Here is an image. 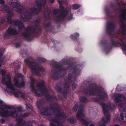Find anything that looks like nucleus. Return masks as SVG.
<instances>
[{
	"mask_svg": "<svg viewBox=\"0 0 126 126\" xmlns=\"http://www.w3.org/2000/svg\"><path fill=\"white\" fill-rule=\"evenodd\" d=\"M67 121L71 124H74L77 121L74 117H72L68 118L67 120Z\"/></svg>",
	"mask_w": 126,
	"mask_h": 126,
	"instance_id": "7c9ffc66",
	"label": "nucleus"
},
{
	"mask_svg": "<svg viewBox=\"0 0 126 126\" xmlns=\"http://www.w3.org/2000/svg\"><path fill=\"white\" fill-rule=\"evenodd\" d=\"M45 96L47 101L50 102H52V100L54 98V97L51 95H50L47 93L46 95H45Z\"/></svg>",
	"mask_w": 126,
	"mask_h": 126,
	"instance_id": "c756f323",
	"label": "nucleus"
},
{
	"mask_svg": "<svg viewBox=\"0 0 126 126\" xmlns=\"http://www.w3.org/2000/svg\"><path fill=\"white\" fill-rule=\"evenodd\" d=\"M38 61L40 62H43L45 63L46 62L47 60L45 59L41 58L39 57L37 59Z\"/></svg>",
	"mask_w": 126,
	"mask_h": 126,
	"instance_id": "79ce46f5",
	"label": "nucleus"
},
{
	"mask_svg": "<svg viewBox=\"0 0 126 126\" xmlns=\"http://www.w3.org/2000/svg\"><path fill=\"white\" fill-rule=\"evenodd\" d=\"M11 24H13L14 26L18 27L19 25L21 24V23H22V22L19 19H17L16 20L13 19L11 21Z\"/></svg>",
	"mask_w": 126,
	"mask_h": 126,
	"instance_id": "a878e982",
	"label": "nucleus"
},
{
	"mask_svg": "<svg viewBox=\"0 0 126 126\" xmlns=\"http://www.w3.org/2000/svg\"><path fill=\"white\" fill-rule=\"evenodd\" d=\"M51 21H49L47 23H44V26L46 32L48 31L50 32H51L50 29L51 28Z\"/></svg>",
	"mask_w": 126,
	"mask_h": 126,
	"instance_id": "6ab92c4d",
	"label": "nucleus"
},
{
	"mask_svg": "<svg viewBox=\"0 0 126 126\" xmlns=\"http://www.w3.org/2000/svg\"><path fill=\"white\" fill-rule=\"evenodd\" d=\"M42 88L43 89L38 88L34 92L37 96L42 97L43 95H46L47 93V89L44 87Z\"/></svg>",
	"mask_w": 126,
	"mask_h": 126,
	"instance_id": "4468645a",
	"label": "nucleus"
},
{
	"mask_svg": "<svg viewBox=\"0 0 126 126\" xmlns=\"http://www.w3.org/2000/svg\"><path fill=\"white\" fill-rule=\"evenodd\" d=\"M14 95L15 97H19V93L18 92V91L14 93Z\"/></svg>",
	"mask_w": 126,
	"mask_h": 126,
	"instance_id": "5fc2aeb1",
	"label": "nucleus"
},
{
	"mask_svg": "<svg viewBox=\"0 0 126 126\" xmlns=\"http://www.w3.org/2000/svg\"><path fill=\"white\" fill-rule=\"evenodd\" d=\"M26 30L28 31H31L32 33L34 34H39L35 28H34L33 26L31 27H27L26 28Z\"/></svg>",
	"mask_w": 126,
	"mask_h": 126,
	"instance_id": "b1692460",
	"label": "nucleus"
},
{
	"mask_svg": "<svg viewBox=\"0 0 126 126\" xmlns=\"http://www.w3.org/2000/svg\"><path fill=\"white\" fill-rule=\"evenodd\" d=\"M17 124L19 126H21L26 124L25 120H23L21 118H18L16 120Z\"/></svg>",
	"mask_w": 126,
	"mask_h": 126,
	"instance_id": "5701e85b",
	"label": "nucleus"
},
{
	"mask_svg": "<svg viewBox=\"0 0 126 126\" xmlns=\"http://www.w3.org/2000/svg\"><path fill=\"white\" fill-rule=\"evenodd\" d=\"M55 89L57 92L62 93L64 98H66L67 92L65 90H64L59 86H56L55 88Z\"/></svg>",
	"mask_w": 126,
	"mask_h": 126,
	"instance_id": "f3484780",
	"label": "nucleus"
},
{
	"mask_svg": "<svg viewBox=\"0 0 126 126\" xmlns=\"http://www.w3.org/2000/svg\"><path fill=\"white\" fill-rule=\"evenodd\" d=\"M79 100L82 103H86L88 101V100L87 98L84 96H82L79 98Z\"/></svg>",
	"mask_w": 126,
	"mask_h": 126,
	"instance_id": "bb28decb",
	"label": "nucleus"
},
{
	"mask_svg": "<svg viewBox=\"0 0 126 126\" xmlns=\"http://www.w3.org/2000/svg\"><path fill=\"white\" fill-rule=\"evenodd\" d=\"M15 45L16 48L19 47L20 46V43L19 42H17L15 43Z\"/></svg>",
	"mask_w": 126,
	"mask_h": 126,
	"instance_id": "13d9d810",
	"label": "nucleus"
},
{
	"mask_svg": "<svg viewBox=\"0 0 126 126\" xmlns=\"http://www.w3.org/2000/svg\"><path fill=\"white\" fill-rule=\"evenodd\" d=\"M115 25L114 23L108 22L106 26V32L109 35H111L115 29Z\"/></svg>",
	"mask_w": 126,
	"mask_h": 126,
	"instance_id": "ddd939ff",
	"label": "nucleus"
},
{
	"mask_svg": "<svg viewBox=\"0 0 126 126\" xmlns=\"http://www.w3.org/2000/svg\"><path fill=\"white\" fill-rule=\"evenodd\" d=\"M14 108L10 107L9 105H3L0 108V116L2 117L9 116L10 111L7 110L13 109Z\"/></svg>",
	"mask_w": 126,
	"mask_h": 126,
	"instance_id": "9d476101",
	"label": "nucleus"
},
{
	"mask_svg": "<svg viewBox=\"0 0 126 126\" xmlns=\"http://www.w3.org/2000/svg\"><path fill=\"white\" fill-rule=\"evenodd\" d=\"M0 73L2 75V79H3V80H5V75L6 74V73L4 70L3 69H2L1 70H0Z\"/></svg>",
	"mask_w": 126,
	"mask_h": 126,
	"instance_id": "f704fd0d",
	"label": "nucleus"
},
{
	"mask_svg": "<svg viewBox=\"0 0 126 126\" xmlns=\"http://www.w3.org/2000/svg\"><path fill=\"white\" fill-rule=\"evenodd\" d=\"M6 13L9 16H13V11L10 10H8Z\"/></svg>",
	"mask_w": 126,
	"mask_h": 126,
	"instance_id": "49530a36",
	"label": "nucleus"
},
{
	"mask_svg": "<svg viewBox=\"0 0 126 126\" xmlns=\"http://www.w3.org/2000/svg\"><path fill=\"white\" fill-rule=\"evenodd\" d=\"M50 126H57L56 124L53 123H51L49 124Z\"/></svg>",
	"mask_w": 126,
	"mask_h": 126,
	"instance_id": "0e129e2a",
	"label": "nucleus"
},
{
	"mask_svg": "<svg viewBox=\"0 0 126 126\" xmlns=\"http://www.w3.org/2000/svg\"><path fill=\"white\" fill-rule=\"evenodd\" d=\"M22 110V108L21 106L17 107L15 109V110H16L17 112H18L19 113H21Z\"/></svg>",
	"mask_w": 126,
	"mask_h": 126,
	"instance_id": "58836bf2",
	"label": "nucleus"
},
{
	"mask_svg": "<svg viewBox=\"0 0 126 126\" xmlns=\"http://www.w3.org/2000/svg\"><path fill=\"white\" fill-rule=\"evenodd\" d=\"M50 12H51L50 11H47L46 12L47 14L46 13V12H45V14L47 15V16H49L50 14Z\"/></svg>",
	"mask_w": 126,
	"mask_h": 126,
	"instance_id": "052dcab7",
	"label": "nucleus"
},
{
	"mask_svg": "<svg viewBox=\"0 0 126 126\" xmlns=\"http://www.w3.org/2000/svg\"><path fill=\"white\" fill-rule=\"evenodd\" d=\"M50 63H58L57 62L55 61L52 63L51 62ZM58 63H74L73 62L71 63L70 62L69 60L67 59L66 58H64L60 62Z\"/></svg>",
	"mask_w": 126,
	"mask_h": 126,
	"instance_id": "c85d7f7f",
	"label": "nucleus"
},
{
	"mask_svg": "<svg viewBox=\"0 0 126 126\" xmlns=\"http://www.w3.org/2000/svg\"><path fill=\"white\" fill-rule=\"evenodd\" d=\"M120 39L121 42H122V44L119 41L116 40L115 41L113 39L111 40L110 41V43L111 46H109L108 43V41L106 40H104L101 41V44L104 46V51L106 53H108L110 50L112 48L113 46L115 47H117L118 45L122 46V49L123 50L126 51V45H125L124 42H123V39L122 38H120Z\"/></svg>",
	"mask_w": 126,
	"mask_h": 126,
	"instance_id": "39448f33",
	"label": "nucleus"
},
{
	"mask_svg": "<svg viewBox=\"0 0 126 126\" xmlns=\"http://www.w3.org/2000/svg\"><path fill=\"white\" fill-rule=\"evenodd\" d=\"M24 61L26 62V63H37L35 62H31L29 59H25Z\"/></svg>",
	"mask_w": 126,
	"mask_h": 126,
	"instance_id": "864d4df0",
	"label": "nucleus"
},
{
	"mask_svg": "<svg viewBox=\"0 0 126 126\" xmlns=\"http://www.w3.org/2000/svg\"><path fill=\"white\" fill-rule=\"evenodd\" d=\"M88 81H85L81 85V88L83 89V92L86 95H96L98 97H95L92 98L94 102L99 103L100 99H104L107 96V94L104 91V88L102 87H98L96 83L89 84Z\"/></svg>",
	"mask_w": 126,
	"mask_h": 126,
	"instance_id": "f257e3e1",
	"label": "nucleus"
},
{
	"mask_svg": "<svg viewBox=\"0 0 126 126\" xmlns=\"http://www.w3.org/2000/svg\"><path fill=\"white\" fill-rule=\"evenodd\" d=\"M30 113L29 112H27L24 113L22 116L23 117H27L30 115Z\"/></svg>",
	"mask_w": 126,
	"mask_h": 126,
	"instance_id": "de8ad7c7",
	"label": "nucleus"
},
{
	"mask_svg": "<svg viewBox=\"0 0 126 126\" xmlns=\"http://www.w3.org/2000/svg\"><path fill=\"white\" fill-rule=\"evenodd\" d=\"M72 90H74L76 88L77 86V85L75 83H73L72 84Z\"/></svg>",
	"mask_w": 126,
	"mask_h": 126,
	"instance_id": "6e6d98bb",
	"label": "nucleus"
},
{
	"mask_svg": "<svg viewBox=\"0 0 126 126\" xmlns=\"http://www.w3.org/2000/svg\"><path fill=\"white\" fill-rule=\"evenodd\" d=\"M20 4L19 2H13L11 3V5L13 7H16V11L20 12L23 11L24 7L21 5H19Z\"/></svg>",
	"mask_w": 126,
	"mask_h": 126,
	"instance_id": "2eb2a0df",
	"label": "nucleus"
},
{
	"mask_svg": "<svg viewBox=\"0 0 126 126\" xmlns=\"http://www.w3.org/2000/svg\"><path fill=\"white\" fill-rule=\"evenodd\" d=\"M125 99V97L123 94H117L115 96V100L116 103H118V106L120 107V110L125 112H126V104L124 102Z\"/></svg>",
	"mask_w": 126,
	"mask_h": 126,
	"instance_id": "0eeeda50",
	"label": "nucleus"
},
{
	"mask_svg": "<svg viewBox=\"0 0 126 126\" xmlns=\"http://www.w3.org/2000/svg\"><path fill=\"white\" fill-rule=\"evenodd\" d=\"M48 120L49 121L57 123L59 122L57 119L55 117H52L51 116L48 117Z\"/></svg>",
	"mask_w": 126,
	"mask_h": 126,
	"instance_id": "72a5a7b5",
	"label": "nucleus"
},
{
	"mask_svg": "<svg viewBox=\"0 0 126 126\" xmlns=\"http://www.w3.org/2000/svg\"><path fill=\"white\" fill-rule=\"evenodd\" d=\"M64 7L62 5H60L59 9H54L52 12L53 15H56L59 13H60V15H58L56 16L57 18L55 19V20L56 22H58L61 20L64 21L65 18L66 17L68 14L67 11L64 10Z\"/></svg>",
	"mask_w": 126,
	"mask_h": 126,
	"instance_id": "423d86ee",
	"label": "nucleus"
},
{
	"mask_svg": "<svg viewBox=\"0 0 126 126\" xmlns=\"http://www.w3.org/2000/svg\"><path fill=\"white\" fill-rule=\"evenodd\" d=\"M80 7V5L79 4H74L73 6V9L74 10H77Z\"/></svg>",
	"mask_w": 126,
	"mask_h": 126,
	"instance_id": "37998d69",
	"label": "nucleus"
},
{
	"mask_svg": "<svg viewBox=\"0 0 126 126\" xmlns=\"http://www.w3.org/2000/svg\"><path fill=\"white\" fill-rule=\"evenodd\" d=\"M60 108L58 107H55L54 108L47 107L43 109L44 110L43 111H42V109H41V111L42 115L46 116H50L53 115V113H52L50 110H51L53 111L54 116L57 118H62L64 119H66V116L64 112L60 111Z\"/></svg>",
	"mask_w": 126,
	"mask_h": 126,
	"instance_id": "7ed1b4c3",
	"label": "nucleus"
},
{
	"mask_svg": "<svg viewBox=\"0 0 126 126\" xmlns=\"http://www.w3.org/2000/svg\"><path fill=\"white\" fill-rule=\"evenodd\" d=\"M0 122L1 124H4L5 123L6 121L4 119L1 118L0 119Z\"/></svg>",
	"mask_w": 126,
	"mask_h": 126,
	"instance_id": "4d7b16f0",
	"label": "nucleus"
},
{
	"mask_svg": "<svg viewBox=\"0 0 126 126\" xmlns=\"http://www.w3.org/2000/svg\"><path fill=\"white\" fill-rule=\"evenodd\" d=\"M29 67L32 72L36 75H39V72H44L45 69L42 66H40L39 63H29Z\"/></svg>",
	"mask_w": 126,
	"mask_h": 126,
	"instance_id": "1a4fd4ad",
	"label": "nucleus"
},
{
	"mask_svg": "<svg viewBox=\"0 0 126 126\" xmlns=\"http://www.w3.org/2000/svg\"><path fill=\"white\" fill-rule=\"evenodd\" d=\"M5 3V1L3 0H0V4H4Z\"/></svg>",
	"mask_w": 126,
	"mask_h": 126,
	"instance_id": "338daca9",
	"label": "nucleus"
},
{
	"mask_svg": "<svg viewBox=\"0 0 126 126\" xmlns=\"http://www.w3.org/2000/svg\"><path fill=\"white\" fill-rule=\"evenodd\" d=\"M18 30L19 31H21L23 29H24L25 26L23 23H21V24L19 25L18 27Z\"/></svg>",
	"mask_w": 126,
	"mask_h": 126,
	"instance_id": "a19ab883",
	"label": "nucleus"
},
{
	"mask_svg": "<svg viewBox=\"0 0 126 126\" xmlns=\"http://www.w3.org/2000/svg\"><path fill=\"white\" fill-rule=\"evenodd\" d=\"M12 16H8L7 17V19L8 21L9 22V24H11V21L13 19H11V17Z\"/></svg>",
	"mask_w": 126,
	"mask_h": 126,
	"instance_id": "c03bdc74",
	"label": "nucleus"
},
{
	"mask_svg": "<svg viewBox=\"0 0 126 126\" xmlns=\"http://www.w3.org/2000/svg\"><path fill=\"white\" fill-rule=\"evenodd\" d=\"M34 83L31 82L30 84V87L31 88V91L32 92H34L36 90L35 87L34 86Z\"/></svg>",
	"mask_w": 126,
	"mask_h": 126,
	"instance_id": "ea45409f",
	"label": "nucleus"
},
{
	"mask_svg": "<svg viewBox=\"0 0 126 126\" xmlns=\"http://www.w3.org/2000/svg\"><path fill=\"white\" fill-rule=\"evenodd\" d=\"M79 34L78 33L76 32L74 34V35L73 34H71V38L73 40H76L77 37L79 36Z\"/></svg>",
	"mask_w": 126,
	"mask_h": 126,
	"instance_id": "473e14b6",
	"label": "nucleus"
},
{
	"mask_svg": "<svg viewBox=\"0 0 126 126\" xmlns=\"http://www.w3.org/2000/svg\"><path fill=\"white\" fill-rule=\"evenodd\" d=\"M72 74L71 73L69 74L68 75V79L67 81L68 82H70V80H71L72 78Z\"/></svg>",
	"mask_w": 126,
	"mask_h": 126,
	"instance_id": "09e8293b",
	"label": "nucleus"
},
{
	"mask_svg": "<svg viewBox=\"0 0 126 126\" xmlns=\"http://www.w3.org/2000/svg\"><path fill=\"white\" fill-rule=\"evenodd\" d=\"M18 92L19 93V96L22 98H24L25 97V95L24 93L19 91H18Z\"/></svg>",
	"mask_w": 126,
	"mask_h": 126,
	"instance_id": "a18cd8bd",
	"label": "nucleus"
},
{
	"mask_svg": "<svg viewBox=\"0 0 126 126\" xmlns=\"http://www.w3.org/2000/svg\"><path fill=\"white\" fill-rule=\"evenodd\" d=\"M9 114V116H11L13 118H16L20 116L21 113H19L16 110H15L14 111H10Z\"/></svg>",
	"mask_w": 126,
	"mask_h": 126,
	"instance_id": "4be33fe9",
	"label": "nucleus"
},
{
	"mask_svg": "<svg viewBox=\"0 0 126 126\" xmlns=\"http://www.w3.org/2000/svg\"><path fill=\"white\" fill-rule=\"evenodd\" d=\"M21 35L28 40L30 41L32 40V38L31 37V34L30 32H24L22 33Z\"/></svg>",
	"mask_w": 126,
	"mask_h": 126,
	"instance_id": "412c9836",
	"label": "nucleus"
},
{
	"mask_svg": "<svg viewBox=\"0 0 126 126\" xmlns=\"http://www.w3.org/2000/svg\"><path fill=\"white\" fill-rule=\"evenodd\" d=\"M18 34V32L15 28L10 26L6 32L3 34L4 38L7 39L12 36L17 35Z\"/></svg>",
	"mask_w": 126,
	"mask_h": 126,
	"instance_id": "9b49d317",
	"label": "nucleus"
},
{
	"mask_svg": "<svg viewBox=\"0 0 126 126\" xmlns=\"http://www.w3.org/2000/svg\"><path fill=\"white\" fill-rule=\"evenodd\" d=\"M31 82L35 83V80L34 79L32 78H31Z\"/></svg>",
	"mask_w": 126,
	"mask_h": 126,
	"instance_id": "e2e57ef3",
	"label": "nucleus"
},
{
	"mask_svg": "<svg viewBox=\"0 0 126 126\" xmlns=\"http://www.w3.org/2000/svg\"><path fill=\"white\" fill-rule=\"evenodd\" d=\"M17 76L19 77L22 78L23 77V76L21 73H19L17 74Z\"/></svg>",
	"mask_w": 126,
	"mask_h": 126,
	"instance_id": "774afa93",
	"label": "nucleus"
},
{
	"mask_svg": "<svg viewBox=\"0 0 126 126\" xmlns=\"http://www.w3.org/2000/svg\"><path fill=\"white\" fill-rule=\"evenodd\" d=\"M120 87L119 86H117L116 87V89L118 91H122V89H120Z\"/></svg>",
	"mask_w": 126,
	"mask_h": 126,
	"instance_id": "680f3d73",
	"label": "nucleus"
},
{
	"mask_svg": "<svg viewBox=\"0 0 126 126\" xmlns=\"http://www.w3.org/2000/svg\"><path fill=\"white\" fill-rule=\"evenodd\" d=\"M43 102V100H40L37 103V107L38 109H40L42 107Z\"/></svg>",
	"mask_w": 126,
	"mask_h": 126,
	"instance_id": "e433bc0d",
	"label": "nucleus"
},
{
	"mask_svg": "<svg viewBox=\"0 0 126 126\" xmlns=\"http://www.w3.org/2000/svg\"><path fill=\"white\" fill-rule=\"evenodd\" d=\"M36 5V8L34 7L31 8V13L27 11L22 14L21 15V18L24 20H26L31 18V14L38 15L42 9L43 4L40 2H38L37 3Z\"/></svg>",
	"mask_w": 126,
	"mask_h": 126,
	"instance_id": "20e7f679",
	"label": "nucleus"
},
{
	"mask_svg": "<svg viewBox=\"0 0 126 126\" xmlns=\"http://www.w3.org/2000/svg\"><path fill=\"white\" fill-rule=\"evenodd\" d=\"M120 118L122 120H124V115L122 113H121L120 114Z\"/></svg>",
	"mask_w": 126,
	"mask_h": 126,
	"instance_id": "bf43d9fd",
	"label": "nucleus"
},
{
	"mask_svg": "<svg viewBox=\"0 0 126 126\" xmlns=\"http://www.w3.org/2000/svg\"><path fill=\"white\" fill-rule=\"evenodd\" d=\"M14 81L15 82V85L16 87L19 88H22L25 86V82L24 81H22L20 83L18 79V78L15 77L14 78Z\"/></svg>",
	"mask_w": 126,
	"mask_h": 126,
	"instance_id": "dca6fc26",
	"label": "nucleus"
},
{
	"mask_svg": "<svg viewBox=\"0 0 126 126\" xmlns=\"http://www.w3.org/2000/svg\"><path fill=\"white\" fill-rule=\"evenodd\" d=\"M126 11L123 10L119 15V17L121 19L120 23V28L122 29L121 32L124 36H126V25L124 22V20L126 21Z\"/></svg>",
	"mask_w": 126,
	"mask_h": 126,
	"instance_id": "6e6552de",
	"label": "nucleus"
},
{
	"mask_svg": "<svg viewBox=\"0 0 126 126\" xmlns=\"http://www.w3.org/2000/svg\"><path fill=\"white\" fill-rule=\"evenodd\" d=\"M101 106L102 107L104 115H108V112L110 110V107L108 106L106 104L103 103H101Z\"/></svg>",
	"mask_w": 126,
	"mask_h": 126,
	"instance_id": "aec40b11",
	"label": "nucleus"
},
{
	"mask_svg": "<svg viewBox=\"0 0 126 126\" xmlns=\"http://www.w3.org/2000/svg\"><path fill=\"white\" fill-rule=\"evenodd\" d=\"M69 82L67 81L64 83L63 86V88L64 89V90H65L66 91L69 90L70 86V84L69 83Z\"/></svg>",
	"mask_w": 126,
	"mask_h": 126,
	"instance_id": "cd10ccee",
	"label": "nucleus"
},
{
	"mask_svg": "<svg viewBox=\"0 0 126 126\" xmlns=\"http://www.w3.org/2000/svg\"><path fill=\"white\" fill-rule=\"evenodd\" d=\"M117 4L118 6V7L116 8L114 7V4L113 3H111L110 4V6L114 10V12H116V11L119 10L120 9H121V7L120 5V3L119 2H117Z\"/></svg>",
	"mask_w": 126,
	"mask_h": 126,
	"instance_id": "393cba45",
	"label": "nucleus"
},
{
	"mask_svg": "<svg viewBox=\"0 0 126 126\" xmlns=\"http://www.w3.org/2000/svg\"><path fill=\"white\" fill-rule=\"evenodd\" d=\"M6 78L8 80L7 81L6 80L5 76V80L3 81V79H2V82L3 84L6 85L8 88L10 89L11 90L13 91H15V89L12 83L11 78L9 74L7 75Z\"/></svg>",
	"mask_w": 126,
	"mask_h": 126,
	"instance_id": "f8f14e48",
	"label": "nucleus"
},
{
	"mask_svg": "<svg viewBox=\"0 0 126 126\" xmlns=\"http://www.w3.org/2000/svg\"><path fill=\"white\" fill-rule=\"evenodd\" d=\"M78 107V105L77 104H75L72 109L73 110L74 112H76L77 111Z\"/></svg>",
	"mask_w": 126,
	"mask_h": 126,
	"instance_id": "8fccbe9b",
	"label": "nucleus"
},
{
	"mask_svg": "<svg viewBox=\"0 0 126 126\" xmlns=\"http://www.w3.org/2000/svg\"><path fill=\"white\" fill-rule=\"evenodd\" d=\"M45 84L43 81H42L41 82H39L37 85L36 86L38 88H44L45 87Z\"/></svg>",
	"mask_w": 126,
	"mask_h": 126,
	"instance_id": "c9c22d12",
	"label": "nucleus"
},
{
	"mask_svg": "<svg viewBox=\"0 0 126 126\" xmlns=\"http://www.w3.org/2000/svg\"><path fill=\"white\" fill-rule=\"evenodd\" d=\"M50 106L51 107V108H52L54 107L55 106H56V107H57V106H58V104L56 102H54L53 103L51 104H50Z\"/></svg>",
	"mask_w": 126,
	"mask_h": 126,
	"instance_id": "3c124183",
	"label": "nucleus"
},
{
	"mask_svg": "<svg viewBox=\"0 0 126 126\" xmlns=\"http://www.w3.org/2000/svg\"><path fill=\"white\" fill-rule=\"evenodd\" d=\"M73 18L72 15L71 14L70 16L68 17V19L69 20H71Z\"/></svg>",
	"mask_w": 126,
	"mask_h": 126,
	"instance_id": "69168bd1",
	"label": "nucleus"
},
{
	"mask_svg": "<svg viewBox=\"0 0 126 126\" xmlns=\"http://www.w3.org/2000/svg\"><path fill=\"white\" fill-rule=\"evenodd\" d=\"M105 11L106 16H107L109 17H111V13L109 9H106Z\"/></svg>",
	"mask_w": 126,
	"mask_h": 126,
	"instance_id": "4c0bfd02",
	"label": "nucleus"
},
{
	"mask_svg": "<svg viewBox=\"0 0 126 126\" xmlns=\"http://www.w3.org/2000/svg\"><path fill=\"white\" fill-rule=\"evenodd\" d=\"M26 108L27 110H31V111L33 110V109L32 107H30L27 104H26Z\"/></svg>",
	"mask_w": 126,
	"mask_h": 126,
	"instance_id": "603ef678",
	"label": "nucleus"
},
{
	"mask_svg": "<svg viewBox=\"0 0 126 126\" xmlns=\"http://www.w3.org/2000/svg\"><path fill=\"white\" fill-rule=\"evenodd\" d=\"M34 22L35 24L33 26L35 28L36 30L38 33L40 34L41 32V30L39 25L40 21V20L37 19L34 21Z\"/></svg>",
	"mask_w": 126,
	"mask_h": 126,
	"instance_id": "a211bd4d",
	"label": "nucleus"
},
{
	"mask_svg": "<svg viewBox=\"0 0 126 126\" xmlns=\"http://www.w3.org/2000/svg\"><path fill=\"white\" fill-rule=\"evenodd\" d=\"M1 9L2 11L6 12L8 10H10V7L7 5H4L1 7Z\"/></svg>",
	"mask_w": 126,
	"mask_h": 126,
	"instance_id": "2f4dec72",
	"label": "nucleus"
},
{
	"mask_svg": "<svg viewBox=\"0 0 126 126\" xmlns=\"http://www.w3.org/2000/svg\"><path fill=\"white\" fill-rule=\"evenodd\" d=\"M53 67L58 69V71L55 72L53 75V77L54 80H57L61 76L60 74L62 73L64 75L66 73L67 69L73 70L72 73L74 75L78 76L80 74V70L82 68L81 65H78L73 67L71 64H69L67 67L65 68L62 67V63H53ZM63 64L64 63H63Z\"/></svg>",
	"mask_w": 126,
	"mask_h": 126,
	"instance_id": "f03ea898",
	"label": "nucleus"
}]
</instances>
